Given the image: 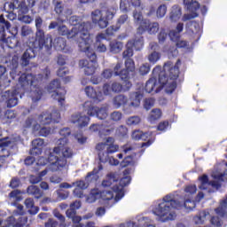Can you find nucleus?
I'll return each instance as SVG.
<instances>
[{"mask_svg":"<svg viewBox=\"0 0 227 227\" xmlns=\"http://www.w3.org/2000/svg\"><path fill=\"white\" fill-rule=\"evenodd\" d=\"M162 117V111L159 108H154L151 111V114L149 115V121L151 123H153L154 121H157V120H160Z\"/></svg>","mask_w":227,"mask_h":227,"instance_id":"c03bdc74","label":"nucleus"},{"mask_svg":"<svg viewBox=\"0 0 227 227\" xmlns=\"http://www.w3.org/2000/svg\"><path fill=\"white\" fill-rule=\"evenodd\" d=\"M44 79L51 77V69L46 67L43 70V74L33 75V74H22L19 78V85L17 89L13 90H6L2 95V100L6 102L7 107H15L19 104V95H20V90L27 91L30 90V97L34 104L42 100L43 96V89H42V82Z\"/></svg>","mask_w":227,"mask_h":227,"instance_id":"f257e3e1","label":"nucleus"},{"mask_svg":"<svg viewBox=\"0 0 227 227\" xmlns=\"http://www.w3.org/2000/svg\"><path fill=\"white\" fill-rule=\"evenodd\" d=\"M115 134L118 136V137H127L129 129H127L126 126L121 125L116 129Z\"/></svg>","mask_w":227,"mask_h":227,"instance_id":"09e8293b","label":"nucleus"},{"mask_svg":"<svg viewBox=\"0 0 227 227\" xmlns=\"http://www.w3.org/2000/svg\"><path fill=\"white\" fill-rule=\"evenodd\" d=\"M90 130L91 132H98L99 136H110V134L114 130L113 128H109L104 124H91L90 126Z\"/></svg>","mask_w":227,"mask_h":227,"instance_id":"c85d7f7f","label":"nucleus"},{"mask_svg":"<svg viewBox=\"0 0 227 227\" xmlns=\"http://www.w3.org/2000/svg\"><path fill=\"white\" fill-rule=\"evenodd\" d=\"M52 47L55 49V51H65V49H67V39L63 37H56L52 42L51 37V48Z\"/></svg>","mask_w":227,"mask_h":227,"instance_id":"c9c22d12","label":"nucleus"},{"mask_svg":"<svg viewBox=\"0 0 227 227\" xmlns=\"http://www.w3.org/2000/svg\"><path fill=\"white\" fill-rule=\"evenodd\" d=\"M61 118V114L58 110L53 111L51 114L49 112H43L39 116L38 120L41 125H51L52 121L58 123Z\"/></svg>","mask_w":227,"mask_h":227,"instance_id":"6ab92c4d","label":"nucleus"},{"mask_svg":"<svg viewBox=\"0 0 227 227\" xmlns=\"http://www.w3.org/2000/svg\"><path fill=\"white\" fill-rule=\"evenodd\" d=\"M90 197L91 198L92 201H97L98 198H102V192L98 189H92L90 193Z\"/></svg>","mask_w":227,"mask_h":227,"instance_id":"680f3d73","label":"nucleus"},{"mask_svg":"<svg viewBox=\"0 0 227 227\" xmlns=\"http://www.w3.org/2000/svg\"><path fill=\"white\" fill-rule=\"evenodd\" d=\"M93 29V24L90 21L82 22L68 30L66 25H59L58 27V33L61 36H67L68 39L74 40L78 43L79 49L81 43H93L90 31Z\"/></svg>","mask_w":227,"mask_h":227,"instance_id":"39448f33","label":"nucleus"},{"mask_svg":"<svg viewBox=\"0 0 227 227\" xmlns=\"http://www.w3.org/2000/svg\"><path fill=\"white\" fill-rule=\"evenodd\" d=\"M47 91L51 94L53 100H57L61 107L65 106V95H67V90L61 87V82L59 79H54L47 86Z\"/></svg>","mask_w":227,"mask_h":227,"instance_id":"9b49d317","label":"nucleus"},{"mask_svg":"<svg viewBox=\"0 0 227 227\" xmlns=\"http://www.w3.org/2000/svg\"><path fill=\"white\" fill-rule=\"evenodd\" d=\"M151 68H152V66H150L149 63H144L138 68V72H139L140 75H147V74H150Z\"/></svg>","mask_w":227,"mask_h":227,"instance_id":"5fc2aeb1","label":"nucleus"},{"mask_svg":"<svg viewBox=\"0 0 227 227\" xmlns=\"http://www.w3.org/2000/svg\"><path fill=\"white\" fill-rule=\"evenodd\" d=\"M54 10L58 15H63L64 17H70L74 12L72 9L68 8V6L65 5L61 2L56 3Z\"/></svg>","mask_w":227,"mask_h":227,"instance_id":"7c9ffc66","label":"nucleus"},{"mask_svg":"<svg viewBox=\"0 0 227 227\" xmlns=\"http://www.w3.org/2000/svg\"><path fill=\"white\" fill-rule=\"evenodd\" d=\"M85 94L89 98H92L94 102H102L104 100V91L95 90V88L91 86H86L84 89Z\"/></svg>","mask_w":227,"mask_h":227,"instance_id":"393cba45","label":"nucleus"},{"mask_svg":"<svg viewBox=\"0 0 227 227\" xmlns=\"http://www.w3.org/2000/svg\"><path fill=\"white\" fill-rule=\"evenodd\" d=\"M162 88H165L166 93H173L176 90V81L168 80L166 84L160 83Z\"/></svg>","mask_w":227,"mask_h":227,"instance_id":"79ce46f5","label":"nucleus"},{"mask_svg":"<svg viewBox=\"0 0 227 227\" xmlns=\"http://www.w3.org/2000/svg\"><path fill=\"white\" fill-rule=\"evenodd\" d=\"M121 118H123V114L120 111H114L110 114L112 121H121Z\"/></svg>","mask_w":227,"mask_h":227,"instance_id":"e2e57ef3","label":"nucleus"},{"mask_svg":"<svg viewBox=\"0 0 227 227\" xmlns=\"http://www.w3.org/2000/svg\"><path fill=\"white\" fill-rule=\"evenodd\" d=\"M122 84L120 82H106L102 86L103 94L106 97H109L111 93H121V91H129L132 88V82L130 79L121 80Z\"/></svg>","mask_w":227,"mask_h":227,"instance_id":"9d476101","label":"nucleus"},{"mask_svg":"<svg viewBox=\"0 0 227 227\" xmlns=\"http://www.w3.org/2000/svg\"><path fill=\"white\" fill-rule=\"evenodd\" d=\"M126 123L129 127H132L133 125H139V123H141V117L137 115L131 116L126 120Z\"/></svg>","mask_w":227,"mask_h":227,"instance_id":"603ef678","label":"nucleus"},{"mask_svg":"<svg viewBox=\"0 0 227 227\" xmlns=\"http://www.w3.org/2000/svg\"><path fill=\"white\" fill-rule=\"evenodd\" d=\"M141 0H121L120 8L124 12H127L130 6L133 8H141Z\"/></svg>","mask_w":227,"mask_h":227,"instance_id":"473e14b6","label":"nucleus"},{"mask_svg":"<svg viewBox=\"0 0 227 227\" xmlns=\"http://www.w3.org/2000/svg\"><path fill=\"white\" fill-rule=\"evenodd\" d=\"M127 74L130 75V72L136 71V64L134 63V59H126L125 60V68Z\"/></svg>","mask_w":227,"mask_h":227,"instance_id":"a18cd8bd","label":"nucleus"},{"mask_svg":"<svg viewBox=\"0 0 227 227\" xmlns=\"http://www.w3.org/2000/svg\"><path fill=\"white\" fill-rule=\"evenodd\" d=\"M133 19L136 24H139V26H141V24H143V21L145 20V19H143V12L137 10H135L133 12Z\"/></svg>","mask_w":227,"mask_h":227,"instance_id":"864d4df0","label":"nucleus"},{"mask_svg":"<svg viewBox=\"0 0 227 227\" xmlns=\"http://www.w3.org/2000/svg\"><path fill=\"white\" fill-rule=\"evenodd\" d=\"M145 31H148L150 35H155L159 32V24L157 22L150 23V20H145L137 27V33L143 35Z\"/></svg>","mask_w":227,"mask_h":227,"instance_id":"412c9836","label":"nucleus"},{"mask_svg":"<svg viewBox=\"0 0 227 227\" xmlns=\"http://www.w3.org/2000/svg\"><path fill=\"white\" fill-rule=\"evenodd\" d=\"M121 49H123V43L118 41H112L110 43V52L113 54H118L121 52Z\"/></svg>","mask_w":227,"mask_h":227,"instance_id":"37998d69","label":"nucleus"},{"mask_svg":"<svg viewBox=\"0 0 227 227\" xmlns=\"http://www.w3.org/2000/svg\"><path fill=\"white\" fill-rule=\"evenodd\" d=\"M178 65H182V61L177 59L176 65L173 62L168 61L164 64L163 69L160 66H156L153 69V75H158V82L160 84H168V81H176L180 75V67Z\"/></svg>","mask_w":227,"mask_h":227,"instance_id":"423d86ee","label":"nucleus"},{"mask_svg":"<svg viewBox=\"0 0 227 227\" xmlns=\"http://www.w3.org/2000/svg\"><path fill=\"white\" fill-rule=\"evenodd\" d=\"M27 194L30 196H34L35 200H40L41 198H43V192L40 190V188L36 185H30L27 189Z\"/></svg>","mask_w":227,"mask_h":227,"instance_id":"4c0bfd02","label":"nucleus"},{"mask_svg":"<svg viewBox=\"0 0 227 227\" xmlns=\"http://www.w3.org/2000/svg\"><path fill=\"white\" fill-rule=\"evenodd\" d=\"M132 164H134V156L132 155L126 156L121 162V168H127V166H132Z\"/></svg>","mask_w":227,"mask_h":227,"instance_id":"13d9d810","label":"nucleus"},{"mask_svg":"<svg viewBox=\"0 0 227 227\" xmlns=\"http://www.w3.org/2000/svg\"><path fill=\"white\" fill-rule=\"evenodd\" d=\"M35 41L34 43V48H27L21 56V67H27L29 65V61L33 59V58H36V50L44 51L48 53H51V50L52 49V35H47L45 37V32H43V20L40 16H36L35 20Z\"/></svg>","mask_w":227,"mask_h":227,"instance_id":"7ed1b4c3","label":"nucleus"},{"mask_svg":"<svg viewBox=\"0 0 227 227\" xmlns=\"http://www.w3.org/2000/svg\"><path fill=\"white\" fill-rule=\"evenodd\" d=\"M185 207L188 212L196 208V201L192 199H185L184 202H180L175 200V195L168 194L163 198L161 203L158 205V207L154 211V214L160 217V221L166 223V221H174L176 217V214L171 211L173 208L180 210V208Z\"/></svg>","mask_w":227,"mask_h":227,"instance_id":"20e7f679","label":"nucleus"},{"mask_svg":"<svg viewBox=\"0 0 227 227\" xmlns=\"http://www.w3.org/2000/svg\"><path fill=\"white\" fill-rule=\"evenodd\" d=\"M25 207L27 208H30L28 210V214H30V215H36V214L40 212V207L38 206H35V200H33V198H27L25 200Z\"/></svg>","mask_w":227,"mask_h":227,"instance_id":"e433bc0d","label":"nucleus"},{"mask_svg":"<svg viewBox=\"0 0 227 227\" xmlns=\"http://www.w3.org/2000/svg\"><path fill=\"white\" fill-rule=\"evenodd\" d=\"M104 169V166H102L101 163L98 164V168H93L92 171L89 172L87 176H85V182L84 180L76 181L75 183H73V185H76V189H82L84 191V189H88V185H90V182H91V176L94 175H98L100 171Z\"/></svg>","mask_w":227,"mask_h":227,"instance_id":"aec40b11","label":"nucleus"},{"mask_svg":"<svg viewBox=\"0 0 227 227\" xmlns=\"http://www.w3.org/2000/svg\"><path fill=\"white\" fill-rule=\"evenodd\" d=\"M168 12V6L166 4H161L158 7L156 11V15L159 19H162L166 15V12Z\"/></svg>","mask_w":227,"mask_h":227,"instance_id":"bf43d9fd","label":"nucleus"},{"mask_svg":"<svg viewBox=\"0 0 227 227\" xmlns=\"http://www.w3.org/2000/svg\"><path fill=\"white\" fill-rule=\"evenodd\" d=\"M26 2H20L19 0H14L9 4V10L11 12H17L18 15H26L29 12V8H33L36 4V0H27Z\"/></svg>","mask_w":227,"mask_h":227,"instance_id":"4468645a","label":"nucleus"},{"mask_svg":"<svg viewBox=\"0 0 227 227\" xmlns=\"http://www.w3.org/2000/svg\"><path fill=\"white\" fill-rule=\"evenodd\" d=\"M113 104L115 109L128 107L127 104H129V98L123 94H119L114 98Z\"/></svg>","mask_w":227,"mask_h":227,"instance_id":"2f4dec72","label":"nucleus"},{"mask_svg":"<svg viewBox=\"0 0 227 227\" xmlns=\"http://www.w3.org/2000/svg\"><path fill=\"white\" fill-rule=\"evenodd\" d=\"M12 24L4 19V15H0V42H8L10 38H6V31H10Z\"/></svg>","mask_w":227,"mask_h":227,"instance_id":"bb28decb","label":"nucleus"},{"mask_svg":"<svg viewBox=\"0 0 227 227\" xmlns=\"http://www.w3.org/2000/svg\"><path fill=\"white\" fill-rule=\"evenodd\" d=\"M83 111L88 114V116H97L98 120H106L109 114L107 113V107H97L93 101H86L83 104Z\"/></svg>","mask_w":227,"mask_h":227,"instance_id":"ddd939ff","label":"nucleus"},{"mask_svg":"<svg viewBox=\"0 0 227 227\" xmlns=\"http://www.w3.org/2000/svg\"><path fill=\"white\" fill-rule=\"evenodd\" d=\"M155 106V98H145L143 102V107L145 111H150L152 107Z\"/></svg>","mask_w":227,"mask_h":227,"instance_id":"de8ad7c7","label":"nucleus"},{"mask_svg":"<svg viewBox=\"0 0 227 227\" xmlns=\"http://www.w3.org/2000/svg\"><path fill=\"white\" fill-rule=\"evenodd\" d=\"M96 150L98 153V159L100 162H106L109 160L111 153H116L120 150V145L115 144L114 137H108L105 143H99L96 145Z\"/></svg>","mask_w":227,"mask_h":227,"instance_id":"6e6552de","label":"nucleus"},{"mask_svg":"<svg viewBox=\"0 0 227 227\" xmlns=\"http://www.w3.org/2000/svg\"><path fill=\"white\" fill-rule=\"evenodd\" d=\"M114 184H118V175L111 172L106 175V179L102 181V186L111 187L113 191V187H114V185H113Z\"/></svg>","mask_w":227,"mask_h":227,"instance_id":"72a5a7b5","label":"nucleus"},{"mask_svg":"<svg viewBox=\"0 0 227 227\" xmlns=\"http://www.w3.org/2000/svg\"><path fill=\"white\" fill-rule=\"evenodd\" d=\"M66 215L68 217V219L72 220L73 226L72 227H84L83 223H81V221H82V217L77 215V210L75 208L70 207L66 211Z\"/></svg>","mask_w":227,"mask_h":227,"instance_id":"cd10ccee","label":"nucleus"},{"mask_svg":"<svg viewBox=\"0 0 227 227\" xmlns=\"http://www.w3.org/2000/svg\"><path fill=\"white\" fill-rule=\"evenodd\" d=\"M6 67L11 70V74H17V68H19V56L13 55L5 61Z\"/></svg>","mask_w":227,"mask_h":227,"instance_id":"f704fd0d","label":"nucleus"},{"mask_svg":"<svg viewBox=\"0 0 227 227\" xmlns=\"http://www.w3.org/2000/svg\"><path fill=\"white\" fill-rule=\"evenodd\" d=\"M154 77L150 78L145 86V90L146 93H159L162 90V87L160 85V82L157 81V75L159 74H153Z\"/></svg>","mask_w":227,"mask_h":227,"instance_id":"5701e85b","label":"nucleus"},{"mask_svg":"<svg viewBox=\"0 0 227 227\" xmlns=\"http://www.w3.org/2000/svg\"><path fill=\"white\" fill-rule=\"evenodd\" d=\"M128 45L135 49V51H141L145 47V37H143V34L137 32V28L134 38L128 41Z\"/></svg>","mask_w":227,"mask_h":227,"instance_id":"a878e982","label":"nucleus"},{"mask_svg":"<svg viewBox=\"0 0 227 227\" xmlns=\"http://www.w3.org/2000/svg\"><path fill=\"white\" fill-rule=\"evenodd\" d=\"M68 74H70V71L67 67H61L57 71L58 77H61L66 83L72 81V76H67Z\"/></svg>","mask_w":227,"mask_h":227,"instance_id":"a19ab883","label":"nucleus"},{"mask_svg":"<svg viewBox=\"0 0 227 227\" xmlns=\"http://www.w3.org/2000/svg\"><path fill=\"white\" fill-rule=\"evenodd\" d=\"M175 43L177 49H184V51H191V46L189 44V42L187 41L179 39Z\"/></svg>","mask_w":227,"mask_h":227,"instance_id":"3c124183","label":"nucleus"},{"mask_svg":"<svg viewBox=\"0 0 227 227\" xmlns=\"http://www.w3.org/2000/svg\"><path fill=\"white\" fill-rule=\"evenodd\" d=\"M184 8L190 14H184L182 18L183 22H187L192 19H196L198 17V10L200 9V3L198 0H184Z\"/></svg>","mask_w":227,"mask_h":227,"instance_id":"2eb2a0df","label":"nucleus"},{"mask_svg":"<svg viewBox=\"0 0 227 227\" xmlns=\"http://www.w3.org/2000/svg\"><path fill=\"white\" fill-rule=\"evenodd\" d=\"M15 118H17V113H15V111L13 110L5 111L4 114V120H5L7 123H12V121H13Z\"/></svg>","mask_w":227,"mask_h":227,"instance_id":"49530a36","label":"nucleus"},{"mask_svg":"<svg viewBox=\"0 0 227 227\" xmlns=\"http://www.w3.org/2000/svg\"><path fill=\"white\" fill-rule=\"evenodd\" d=\"M152 137V134H150L149 132H143L142 131V135H141V141H147V142H144L141 144L140 148H145V146L146 148H148V146L152 145L153 143V140L150 139Z\"/></svg>","mask_w":227,"mask_h":227,"instance_id":"ea45409f","label":"nucleus"},{"mask_svg":"<svg viewBox=\"0 0 227 227\" xmlns=\"http://www.w3.org/2000/svg\"><path fill=\"white\" fill-rule=\"evenodd\" d=\"M148 59L149 62L152 63V65H155V63H157V61L160 59V53L153 51L148 56Z\"/></svg>","mask_w":227,"mask_h":227,"instance_id":"052dcab7","label":"nucleus"},{"mask_svg":"<svg viewBox=\"0 0 227 227\" xmlns=\"http://www.w3.org/2000/svg\"><path fill=\"white\" fill-rule=\"evenodd\" d=\"M70 121L77 125L79 129H84V127L90 125V118L86 115H82L81 113L71 115Z\"/></svg>","mask_w":227,"mask_h":227,"instance_id":"b1692460","label":"nucleus"},{"mask_svg":"<svg viewBox=\"0 0 227 227\" xmlns=\"http://www.w3.org/2000/svg\"><path fill=\"white\" fill-rule=\"evenodd\" d=\"M180 17H182V7L179 5L172 6L171 12L169 14V19L172 22H176L180 20Z\"/></svg>","mask_w":227,"mask_h":227,"instance_id":"58836bf2","label":"nucleus"},{"mask_svg":"<svg viewBox=\"0 0 227 227\" xmlns=\"http://www.w3.org/2000/svg\"><path fill=\"white\" fill-rule=\"evenodd\" d=\"M80 51L85 53L89 60H80L79 67L84 68L85 75H93L97 70V53H95V51L91 48V43H81Z\"/></svg>","mask_w":227,"mask_h":227,"instance_id":"0eeeda50","label":"nucleus"},{"mask_svg":"<svg viewBox=\"0 0 227 227\" xmlns=\"http://www.w3.org/2000/svg\"><path fill=\"white\" fill-rule=\"evenodd\" d=\"M168 36L171 42H178V40L180 39V32H177L176 30H170L168 33Z\"/></svg>","mask_w":227,"mask_h":227,"instance_id":"338daca9","label":"nucleus"},{"mask_svg":"<svg viewBox=\"0 0 227 227\" xmlns=\"http://www.w3.org/2000/svg\"><path fill=\"white\" fill-rule=\"evenodd\" d=\"M114 190L112 191H104L101 193V199L103 201H111L114 198Z\"/></svg>","mask_w":227,"mask_h":227,"instance_id":"8fccbe9b","label":"nucleus"},{"mask_svg":"<svg viewBox=\"0 0 227 227\" xmlns=\"http://www.w3.org/2000/svg\"><path fill=\"white\" fill-rule=\"evenodd\" d=\"M129 106L122 108V111L125 114H132V107H134V109H137V107L141 106V100H143V93H141L140 91L131 92L129 94Z\"/></svg>","mask_w":227,"mask_h":227,"instance_id":"dca6fc26","label":"nucleus"},{"mask_svg":"<svg viewBox=\"0 0 227 227\" xmlns=\"http://www.w3.org/2000/svg\"><path fill=\"white\" fill-rule=\"evenodd\" d=\"M74 157V150L68 146V138H60L58 141V145L52 150L50 149L48 159L41 157L38 160V164L45 166L50 162L52 171H62L68 166V159Z\"/></svg>","mask_w":227,"mask_h":227,"instance_id":"f03ea898","label":"nucleus"},{"mask_svg":"<svg viewBox=\"0 0 227 227\" xmlns=\"http://www.w3.org/2000/svg\"><path fill=\"white\" fill-rule=\"evenodd\" d=\"M8 146H13V142L10 137L0 138V168H3L7 157H10V152L6 150Z\"/></svg>","mask_w":227,"mask_h":227,"instance_id":"a211bd4d","label":"nucleus"},{"mask_svg":"<svg viewBox=\"0 0 227 227\" xmlns=\"http://www.w3.org/2000/svg\"><path fill=\"white\" fill-rule=\"evenodd\" d=\"M179 52L176 46H169L168 50V58H177Z\"/></svg>","mask_w":227,"mask_h":227,"instance_id":"69168bd1","label":"nucleus"},{"mask_svg":"<svg viewBox=\"0 0 227 227\" xmlns=\"http://www.w3.org/2000/svg\"><path fill=\"white\" fill-rule=\"evenodd\" d=\"M8 226L12 227H24V224H22L20 222H17V219H15L13 216L8 217Z\"/></svg>","mask_w":227,"mask_h":227,"instance_id":"0e129e2a","label":"nucleus"},{"mask_svg":"<svg viewBox=\"0 0 227 227\" xmlns=\"http://www.w3.org/2000/svg\"><path fill=\"white\" fill-rule=\"evenodd\" d=\"M223 176L224 175L219 174V175L214 176L215 180H217V181H209L208 176L203 175L202 176L200 177V191H207V192H212V187L213 189H221V183L219 182H223Z\"/></svg>","mask_w":227,"mask_h":227,"instance_id":"f8f14e48","label":"nucleus"},{"mask_svg":"<svg viewBox=\"0 0 227 227\" xmlns=\"http://www.w3.org/2000/svg\"><path fill=\"white\" fill-rule=\"evenodd\" d=\"M122 64L121 62H118L114 67V77H120L121 81H127V79H130V74L127 73V70L121 69Z\"/></svg>","mask_w":227,"mask_h":227,"instance_id":"c756f323","label":"nucleus"},{"mask_svg":"<svg viewBox=\"0 0 227 227\" xmlns=\"http://www.w3.org/2000/svg\"><path fill=\"white\" fill-rule=\"evenodd\" d=\"M45 227H61V224H59V223H58V221L50 218L45 223H44Z\"/></svg>","mask_w":227,"mask_h":227,"instance_id":"774afa93","label":"nucleus"},{"mask_svg":"<svg viewBox=\"0 0 227 227\" xmlns=\"http://www.w3.org/2000/svg\"><path fill=\"white\" fill-rule=\"evenodd\" d=\"M132 178L130 176H125L124 177L121 178L119 181V184H114L113 191L115 192V200L120 201L121 198L125 196V192H123V188L127 187L131 182Z\"/></svg>","mask_w":227,"mask_h":227,"instance_id":"f3484780","label":"nucleus"},{"mask_svg":"<svg viewBox=\"0 0 227 227\" xmlns=\"http://www.w3.org/2000/svg\"><path fill=\"white\" fill-rule=\"evenodd\" d=\"M126 22H129V15L128 14L121 15L118 18L115 25H112L106 29V35H107V36H114V34L118 33L121 26H123V24H125Z\"/></svg>","mask_w":227,"mask_h":227,"instance_id":"4be33fe9","label":"nucleus"},{"mask_svg":"<svg viewBox=\"0 0 227 227\" xmlns=\"http://www.w3.org/2000/svg\"><path fill=\"white\" fill-rule=\"evenodd\" d=\"M134 56V48L129 46V43L126 44V50L122 52V58H127V59Z\"/></svg>","mask_w":227,"mask_h":227,"instance_id":"6e6d98bb","label":"nucleus"},{"mask_svg":"<svg viewBox=\"0 0 227 227\" xmlns=\"http://www.w3.org/2000/svg\"><path fill=\"white\" fill-rule=\"evenodd\" d=\"M188 27L193 35L200 33V23L198 21H191L188 24Z\"/></svg>","mask_w":227,"mask_h":227,"instance_id":"4d7b16f0","label":"nucleus"},{"mask_svg":"<svg viewBox=\"0 0 227 227\" xmlns=\"http://www.w3.org/2000/svg\"><path fill=\"white\" fill-rule=\"evenodd\" d=\"M92 15V22L94 24H98L100 29H106L107 26H109V20H113L114 19V15H116V9L114 7H107L104 11L95 10L91 13Z\"/></svg>","mask_w":227,"mask_h":227,"instance_id":"1a4fd4ad","label":"nucleus"}]
</instances>
